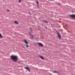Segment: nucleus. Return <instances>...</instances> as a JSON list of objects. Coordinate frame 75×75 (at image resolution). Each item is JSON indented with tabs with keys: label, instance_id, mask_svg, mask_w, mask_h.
<instances>
[{
	"label": "nucleus",
	"instance_id": "obj_1",
	"mask_svg": "<svg viewBox=\"0 0 75 75\" xmlns=\"http://www.w3.org/2000/svg\"><path fill=\"white\" fill-rule=\"evenodd\" d=\"M11 59L13 61L16 62H17L18 57L17 56L11 55Z\"/></svg>",
	"mask_w": 75,
	"mask_h": 75
},
{
	"label": "nucleus",
	"instance_id": "obj_2",
	"mask_svg": "<svg viewBox=\"0 0 75 75\" xmlns=\"http://www.w3.org/2000/svg\"><path fill=\"white\" fill-rule=\"evenodd\" d=\"M70 17L73 19V20H75V15L74 14H73L72 15H70Z\"/></svg>",
	"mask_w": 75,
	"mask_h": 75
},
{
	"label": "nucleus",
	"instance_id": "obj_3",
	"mask_svg": "<svg viewBox=\"0 0 75 75\" xmlns=\"http://www.w3.org/2000/svg\"><path fill=\"white\" fill-rule=\"evenodd\" d=\"M38 44L40 46V47H43V45L42 44V43H38Z\"/></svg>",
	"mask_w": 75,
	"mask_h": 75
},
{
	"label": "nucleus",
	"instance_id": "obj_4",
	"mask_svg": "<svg viewBox=\"0 0 75 75\" xmlns=\"http://www.w3.org/2000/svg\"><path fill=\"white\" fill-rule=\"evenodd\" d=\"M29 34L30 35V37L32 38H33L34 37V36L31 34V33H29Z\"/></svg>",
	"mask_w": 75,
	"mask_h": 75
},
{
	"label": "nucleus",
	"instance_id": "obj_5",
	"mask_svg": "<svg viewBox=\"0 0 75 75\" xmlns=\"http://www.w3.org/2000/svg\"><path fill=\"white\" fill-rule=\"evenodd\" d=\"M24 42L25 43V44H28V42H27V41H26L25 40H24Z\"/></svg>",
	"mask_w": 75,
	"mask_h": 75
},
{
	"label": "nucleus",
	"instance_id": "obj_6",
	"mask_svg": "<svg viewBox=\"0 0 75 75\" xmlns=\"http://www.w3.org/2000/svg\"><path fill=\"white\" fill-rule=\"evenodd\" d=\"M0 38H1V39H3V37L2 36V35L1 33H0Z\"/></svg>",
	"mask_w": 75,
	"mask_h": 75
},
{
	"label": "nucleus",
	"instance_id": "obj_7",
	"mask_svg": "<svg viewBox=\"0 0 75 75\" xmlns=\"http://www.w3.org/2000/svg\"><path fill=\"white\" fill-rule=\"evenodd\" d=\"M25 69H27L28 71H30V69H29V68L27 67H25Z\"/></svg>",
	"mask_w": 75,
	"mask_h": 75
},
{
	"label": "nucleus",
	"instance_id": "obj_8",
	"mask_svg": "<svg viewBox=\"0 0 75 75\" xmlns=\"http://www.w3.org/2000/svg\"><path fill=\"white\" fill-rule=\"evenodd\" d=\"M39 57H40V58H41V59H42L44 60V57H43L42 56H39Z\"/></svg>",
	"mask_w": 75,
	"mask_h": 75
},
{
	"label": "nucleus",
	"instance_id": "obj_9",
	"mask_svg": "<svg viewBox=\"0 0 75 75\" xmlns=\"http://www.w3.org/2000/svg\"><path fill=\"white\" fill-rule=\"evenodd\" d=\"M14 23H15L16 24H18V23L17 21H15L14 22Z\"/></svg>",
	"mask_w": 75,
	"mask_h": 75
},
{
	"label": "nucleus",
	"instance_id": "obj_10",
	"mask_svg": "<svg viewBox=\"0 0 75 75\" xmlns=\"http://www.w3.org/2000/svg\"><path fill=\"white\" fill-rule=\"evenodd\" d=\"M53 73H58V72H57V71H55V70H54L53 72Z\"/></svg>",
	"mask_w": 75,
	"mask_h": 75
},
{
	"label": "nucleus",
	"instance_id": "obj_11",
	"mask_svg": "<svg viewBox=\"0 0 75 75\" xmlns=\"http://www.w3.org/2000/svg\"><path fill=\"white\" fill-rule=\"evenodd\" d=\"M58 37H59V38H61V35H58Z\"/></svg>",
	"mask_w": 75,
	"mask_h": 75
},
{
	"label": "nucleus",
	"instance_id": "obj_12",
	"mask_svg": "<svg viewBox=\"0 0 75 75\" xmlns=\"http://www.w3.org/2000/svg\"><path fill=\"white\" fill-rule=\"evenodd\" d=\"M44 22H45V23H48L47 22V21H45V20H44Z\"/></svg>",
	"mask_w": 75,
	"mask_h": 75
},
{
	"label": "nucleus",
	"instance_id": "obj_13",
	"mask_svg": "<svg viewBox=\"0 0 75 75\" xmlns=\"http://www.w3.org/2000/svg\"><path fill=\"white\" fill-rule=\"evenodd\" d=\"M36 3L37 4H38V3H39V2H38V1H36Z\"/></svg>",
	"mask_w": 75,
	"mask_h": 75
},
{
	"label": "nucleus",
	"instance_id": "obj_14",
	"mask_svg": "<svg viewBox=\"0 0 75 75\" xmlns=\"http://www.w3.org/2000/svg\"><path fill=\"white\" fill-rule=\"evenodd\" d=\"M21 0H19V3H21Z\"/></svg>",
	"mask_w": 75,
	"mask_h": 75
},
{
	"label": "nucleus",
	"instance_id": "obj_15",
	"mask_svg": "<svg viewBox=\"0 0 75 75\" xmlns=\"http://www.w3.org/2000/svg\"><path fill=\"white\" fill-rule=\"evenodd\" d=\"M25 46H26L27 47H29V46L28 45H26Z\"/></svg>",
	"mask_w": 75,
	"mask_h": 75
},
{
	"label": "nucleus",
	"instance_id": "obj_16",
	"mask_svg": "<svg viewBox=\"0 0 75 75\" xmlns=\"http://www.w3.org/2000/svg\"><path fill=\"white\" fill-rule=\"evenodd\" d=\"M7 11H9V10H7Z\"/></svg>",
	"mask_w": 75,
	"mask_h": 75
},
{
	"label": "nucleus",
	"instance_id": "obj_17",
	"mask_svg": "<svg viewBox=\"0 0 75 75\" xmlns=\"http://www.w3.org/2000/svg\"><path fill=\"white\" fill-rule=\"evenodd\" d=\"M66 26H67V25H66Z\"/></svg>",
	"mask_w": 75,
	"mask_h": 75
},
{
	"label": "nucleus",
	"instance_id": "obj_18",
	"mask_svg": "<svg viewBox=\"0 0 75 75\" xmlns=\"http://www.w3.org/2000/svg\"><path fill=\"white\" fill-rule=\"evenodd\" d=\"M50 0V1H52V0Z\"/></svg>",
	"mask_w": 75,
	"mask_h": 75
}]
</instances>
